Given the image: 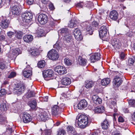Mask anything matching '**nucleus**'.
Segmentation results:
<instances>
[{
	"label": "nucleus",
	"mask_w": 135,
	"mask_h": 135,
	"mask_svg": "<svg viewBox=\"0 0 135 135\" xmlns=\"http://www.w3.org/2000/svg\"><path fill=\"white\" fill-rule=\"evenodd\" d=\"M64 62L66 65L70 66L72 64V61L68 58H66L64 59Z\"/></svg>",
	"instance_id": "nucleus-44"
},
{
	"label": "nucleus",
	"mask_w": 135,
	"mask_h": 135,
	"mask_svg": "<svg viewBox=\"0 0 135 135\" xmlns=\"http://www.w3.org/2000/svg\"><path fill=\"white\" fill-rule=\"evenodd\" d=\"M30 52L31 55L33 56H36L39 54L38 50L35 48L31 49L30 51Z\"/></svg>",
	"instance_id": "nucleus-30"
},
{
	"label": "nucleus",
	"mask_w": 135,
	"mask_h": 135,
	"mask_svg": "<svg viewBox=\"0 0 135 135\" xmlns=\"http://www.w3.org/2000/svg\"><path fill=\"white\" fill-rule=\"evenodd\" d=\"M24 90V85L22 84H17L14 88L13 92L15 94H20Z\"/></svg>",
	"instance_id": "nucleus-5"
},
{
	"label": "nucleus",
	"mask_w": 135,
	"mask_h": 135,
	"mask_svg": "<svg viewBox=\"0 0 135 135\" xmlns=\"http://www.w3.org/2000/svg\"><path fill=\"white\" fill-rule=\"evenodd\" d=\"M66 134L65 131L63 129H60L57 132V135H64Z\"/></svg>",
	"instance_id": "nucleus-48"
},
{
	"label": "nucleus",
	"mask_w": 135,
	"mask_h": 135,
	"mask_svg": "<svg viewBox=\"0 0 135 135\" xmlns=\"http://www.w3.org/2000/svg\"><path fill=\"white\" fill-rule=\"evenodd\" d=\"M86 4H85L83 2H80L78 3L76 5V6L79 8H83V6H85Z\"/></svg>",
	"instance_id": "nucleus-47"
},
{
	"label": "nucleus",
	"mask_w": 135,
	"mask_h": 135,
	"mask_svg": "<svg viewBox=\"0 0 135 135\" xmlns=\"http://www.w3.org/2000/svg\"><path fill=\"white\" fill-rule=\"evenodd\" d=\"M59 110V107L57 105H54L52 109V114L54 115H56L57 114Z\"/></svg>",
	"instance_id": "nucleus-31"
},
{
	"label": "nucleus",
	"mask_w": 135,
	"mask_h": 135,
	"mask_svg": "<svg viewBox=\"0 0 135 135\" xmlns=\"http://www.w3.org/2000/svg\"><path fill=\"white\" fill-rule=\"evenodd\" d=\"M13 132L11 128L9 127L6 129V132L3 133V135H11Z\"/></svg>",
	"instance_id": "nucleus-34"
},
{
	"label": "nucleus",
	"mask_w": 135,
	"mask_h": 135,
	"mask_svg": "<svg viewBox=\"0 0 135 135\" xmlns=\"http://www.w3.org/2000/svg\"><path fill=\"white\" fill-rule=\"evenodd\" d=\"M53 47L54 48L56 49L58 51H61V47L60 46L59 42H57L53 46Z\"/></svg>",
	"instance_id": "nucleus-43"
},
{
	"label": "nucleus",
	"mask_w": 135,
	"mask_h": 135,
	"mask_svg": "<svg viewBox=\"0 0 135 135\" xmlns=\"http://www.w3.org/2000/svg\"><path fill=\"white\" fill-rule=\"evenodd\" d=\"M14 33L13 32L9 31L7 33L8 36L10 38H11L13 35H14Z\"/></svg>",
	"instance_id": "nucleus-56"
},
{
	"label": "nucleus",
	"mask_w": 135,
	"mask_h": 135,
	"mask_svg": "<svg viewBox=\"0 0 135 135\" xmlns=\"http://www.w3.org/2000/svg\"><path fill=\"white\" fill-rule=\"evenodd\" d=\"M135 61V57H133L129 58L128 60V63L130 66H132L133 65Z\"/></svg>",
	"instance_id": "nucleus-35"
},
{
	"label": "nucleus",
	"mask_w": 135,
	"mask_h": 135,
	"mask_svg": "<svg viewBox=\"0 0 135 135\" xmlns=\"http://www.w3.org/2000/svg\"><path fill=\"white\" fill-rule=\"evenodd\" d=\"M71 82V79L70 78L67 77L63 78L61 81V84L65 85H69Z\"/></svg>",
	"instance_id": "nucleus-21"
},
{
	"label": "nucleus",
	"mask_w": 135,
	"mask_h": 135,
	"mask_svg": "<svg viewBox=\"0 0 135 135\" xmlns=\"http://www.w3.org/2000/svg\"><path fill=\"white\" fill-rule=\"evenodd\" d=\"M100 54L99 53H96L90 56V60L91 62L94 63L99 60L100 58Z\"/></svg>",
	"instance_id": "nucleus-17"
},
{
	"label": "nucleus",
	"mask_w": 135,
	"mask_h": 135,
	"mask_svg": "<svg viewBox=\"0 0 135 135\" xmlns=\"http://www.w3.org/2000/svg\"><path fill=\"white\" fill-rule=\"evenodd\" d=\"M86 6L88 7H90V8H92L93 7V3L91 2H88V5Z\"/></svg>",
	"instance_id": "nucleus-60"
},
{
	"label": "nucleus",
	"mask_w": 135,
	"mask_h": 135,
	"mask_svg": "<svg viewBox=\"0 0 135 135\" xmlns=\"http://www.w3.org/2000/svg\"><path fill=\"white\" fill-rule=\"evenodd\" d=\"M35 93L33 91L29 90L28 93L26 94V96L27 98H29L34 96Z\"/></svg>",
	"instance_id": "nucleus-36"
},
{
	"label": "nucleus",
	"mask_w": 135,
	"mask_h": 135,
	"mask_svg": "<svg viewBox=\"0 0 135 135\" xmlns=\"http://www.w3.org/2000/svg\"><path fill=\"white\" fill-rule=\"evenodd\" d=\"M111 105L110 104V108H113V107H114L116 105V102L115 100H114L112 101L111 100Z\"/></svg>",
	"instance_id": "nucleus-51"
},
{
	"label": "nucleus",
	"mask_w": 135,
	"mask_h": 135,
	"mask_svg": "<svg viewBox=\"0 0 135 135\" xmlns=\"http://www.w3.org/2000/svg\"><path fill=\"white\" fill-rule=\"evenodd\" d=\"M56 21H54V22H51L50 23V25L52 27L55 26L56 25Z\"/></svg>",
	"instance_id": "nucleus-64"
},
{
	"label": "nucleus",
	"mask_w": 135,
	"mask_h": 135,
	"mask_svg": "<svg viewBox=\"0 0 135 135\" xmlns=\"http://www.w3.org/2000/svg\"><path fill=\"white\" fill-rule=\"evenodd\" d=\"M118 121L119 122H123L124 121L123 118L121 116H120L118 118Z\"/></svg>",
	"instance_id": "nucleus-59"
},
{
	"label": "nucleus",
	"mask_w": 135,
	"mask_h": 135,
	"mask_svg": "<svg viewBox=\"0 0 135 135\" xmlns=\"http://www.w3.org/2000/svg\"><path fill=\"white\" fill-rule=\"evenodd\" d=\"M67 129V131L69 133L73 134L74 132V128L71 126H68Z\"/></svg>",
	"instance_id": "nucleus-42"
},
{
	"label": "nucleus",
	"mask_w": 135,
	"mask_h": 135,
	"mask_svg": "<svg viewBox=\"0 0 135 135\" xmlns=\"http://www.w3.org/2000/svg\"><path fill=\"white\" fill-rule=\"evenodd\" d=\"M92 99L94 103L97 104H100L102 103V100L98 96L93 95L92 97Z\"/></svg>",
	"instance_id": "nucleus-20"
},
{
	"label": "nucleus",
	"mask_w": 135,
	"mask_h": 135,
	"mask_svg": "<svg viewBox=\"0 0 135 135\" xmlns=\"http://www.w3.org/2000/svg\"><path fill=\"white\" fill-rule=\"evenodd\" d=\"M64 40L67 42H69L71 40V37L69 34L64 36Z\"/></svg>",
	"instance_id": "nucleus-37"
},
{
	"label": "nucleus",
	"mask_w": 135,
	"mask_h": 135,
	"mask_svg": "<svg viewBox=\"0 0 135 135\" xmlns=\"http://www.w3.org/2000/svg\"><path fill=\"white\" fill-rule=\"evenodd\" d=\"M45 61L44 60L39 61L37 64L38 67L41 68H44L45 66Z\"/></svg>",
	"instance_id": "nucleus-38"
},
{
	"label": "nucleus",
	"mask_w": 135,
	"mask_h": 135,
	"mask_svg": "<svg viewBox=\"0 0 135 135\" xmlns=\"http://www.w3.org/2000/svg\"><path fill=\"white\" fill-rule=\"evenodd\" d=\"M38 20L42 25L46 24L48 21V18L46 15L43 14H40L38 17Z\"/></svg>",
	"instance_id": "nucleus-6"
},
{
	"label": "nucleus",
	"mask_w": 135,
	"mask_h": 135,
	"mask_svg": "<svg viewBox=\"0 0 135 135\" xmlns=\"http://www.w3.org/2000/svg\"><path fill=\"white\" fill-rule=\"evenodd\" d=\"M94 85V83L92 81H87L85 83V87L87 89L91 88Z\"/></svg>",
	"instance_id": "nucleus-32"
},
{
	"label": "nucleus",
	"mask_w": 135,
	"mask_h": 135,
	"mask_svg": "<svg viewBox=\"0 0 135 135\" xmlns=\"http://www.w3.org/2000/svg\"><path fill=\"white\" fill-rule=\"evenodd\" d=\"M16 36L18 39H21L22 37L23 33L20 31L15 32Z\"/></svg>",
	"instance_id": "nucleus-41"
},
{
	"label": "nucleus",
	"mask_w": 135,
	"mask_h": 135,
	"mask_svg": "<svg viewBox=\"0 0 135 135\" xmlns=\"http://www.w3.org/2000/svg\"><path fill=\"white\" fill-rule=\"evenodd\" d=\"M91 26H92L93 28L94 27H95L98 25V23L97 22L95 21H93L91 24Z\"/></svg>",
	"instance_id": "nucleus-53"
},
{
	"label": "nucleus",
	"mask_w": 135,
	"mask_h": 135,
	"mask_svg": "<svg viewBox=\"0 0 135 135\" xmlns=\"http://www.w3.org/2000/svg\"><path fill=\"white\" fill-rule=\"evenodd\" d=\"M6 118L5 117H1L0 118V122H1L3 123L4 124V122L5 123L6 122Z\"/></svg>",
	"instance_id": "nucleus-57"
},
{
	"label": "nucleus",
	"mask_w": 135,
	"mask_h": 135,
	"mask_svg": "<svg viewBox=\"0 0 135 135\" xmlns=\"http://www.w3.org/2000/svg\"><path fill=\"white\" fill-rule=\"evenodd\" d=\"M122 82L120 77L116 76L113 81V85L115 88H118L121 85Z\"/></svg>",
	"instance_id": "nucleus-15"
},
{
	"label": "nucleus",
	"mask_w": 135,
	"mask_h": 135,
	"mask_svg": "<svg viewBox=\"0 0 135 135\" xmlns=\"http://www.w3.org/2000/svg\"><path fill=\"white\" fill-rule=\"evenodd\" d=\"M110 83V79L109 78H105L102 80L101 81V84L102 85L105 86L108 84Z\"/></svg>",
	"instance_id": "nucleus-33"
},
{
	"label": "nucleus",
	"mask_w": 135,
	"mask_h": 135,
	"mask_svg": "<svg viewBox=\"0 0 135 135\" xmlns=\"http://www.w3.org/2000/svg\"><path fill=\"white\" fill-rule=\"evenodd\" d=\"M73 35L76 40H82L83 37L81 35L80 30L78 28H76L74 31Z\"/></svg>",
	"instance_id": "nucleus-12"
},
{
	"label": "nucleus",
	"mask_w": 135,
	"mask_h": 135,
	"mask_svg": "<svg viewBox=\"0 0 135 135\" xmlns=\"http://www.w3.org/2000/svg\"><path fill=\"white\" fill-rule=\"evenodd\" d=\"M33 15L29 12H27L22 13V20L25 23L30 22L32 19Z\"/></svg>",
	"instance_id": "nucleus-2"
},
{
	"label": "nucleus",
	"mask_w": 135,
	"mask_h": 135,
	"mask_svg": "<svg viewBox=\"0 0 135 135\" xmlns=\"http://www.w3.org/2000/svg\"><path fill=\"white\" fill-rule=\"evenodd\" d=\"M27 3L29 5L32 4L34 2V0H26Z\"/></svg>",
	"instance_id": "nucleus-61"
},
{
	"label": "nucleus",
	"mask_w": 135,
	"mask_h": 135,
	"mask_svg": "<svg viewBox=\"0 0 135 135\" xmlns=\"http://www.w3.org/2000/svg\"><path fill=\"white\" fill-rule=\"evenodd\" d=\"M102 128L103 129H107L109 126V123L107 119H105L103 122L101 123Z\"/></svg>",
	"instance_id": "nucleus-28"
},
{
	"label": "nucleus",
	"mask_w": 135,
	"mask_h": 135,
	"mask_svg": "<svg viewBox=\"0 0 135 135\" xmlns=\"http://www.w3.org/2000/svg\"><path fill=\"white\" fill-rule=\"evenodd\" d=\"M50 114L48 111H44L39 115L38 118L41 120L45 122L50 118Z\"/></svg>",
	"instance_id": "nucleus-4"
},
{
	"label": "nucleus",
	"mask_w": 135,
	"mask_h": 135,
	"mask_svg": "<svg viewBox=\"0 0 135 135\" xmlns=\"http://www.w3.org/2000/svg\"><path fill=\"white\" fill-rule=\"evenodd\" d=\"M125 56V55L124 52H121L120 54V57L121 59H124Z\"/></svg>",
	"instance_id": "nucleus-55"
},
{
	"label": "nucleus",
	"mask_w": 135,
	"mask_h": 135,
	"mask_svg": "<svg viewBox=\"0 0 135 135\" xmlns=\"http://www.w3.org/2000/svg\"><path fill=\"white\" fill-rule=\"evenodd\" d=\"M111 44L114 49L116 50L119 49L121 46V43L118 40L114 39L112 42Z\"/></svg>",
	"instance_id": "nucleus-11"
},
{
	"label": "nucleus",
	"mask_w": 135,
	"mask_h": 135,
	"mask_svg": "<svg viewBox=\"0 0 135 135\" xmlns=\"http://www.w3.org/2000/svg\"><path fill=\"white\" fill-rule=\"evenodd\" d=\"M28 104L32 109H34L36 107L37 103L36 100H34L28 102Z\"/></svg>",
	"instance_id": "nucleus-29"
},
{
	"label": "nucleus",
	"mask_w": 135,
	"mask_h": 135,
	"mask_svg": "<svg viewBox=\"0 0 135 135\" xmlns=\"http://www.w3.org/2000/svg\"><path fill=\"white\" fill-rule=\"evenodd\" d=\"M0 109L2 111H5L7 110V107L5 103H1Z\"/></svg>",
	"instance_id": "nucleus-39"
},
{
	"label": "nucleus",
	"mask_w": 135,
	"mask_h": 135,
	"mask_svg": "<svg viewBox=\"0 0 135 135\" xmlns=\"http://www.w3.org/2000/svg\"><path fill=\"white\" fill-rule=\"evenodd\" d=\"M79 64L81 65H85L87 62V60L84 58H83L79 56V57L78 59Z\"/></svg>",
	"instance_id": "nucleus-27"
},
{
	"label": "nucleus",
	"mask_w": 135,
	"mask_h": 135,
	"mask_svg": "<svg viewBox=\"0 0 135 135\" xmlns=\"http://www.w3.org/2000/svg\"><path fill=\"white\" fill-rule=\"evenodd\" d=\"M24 41L27 42H29L32 41L33 39V36L31 35H26L23 37Z\"/></svg>",
	"instance_id": "nucleus-25"
},
{
	"label": "nucleus",
	"mask_w": 135,
	"mask_h": 135,
	"mask_svg": "<svg viewBox=\"0 0 135 135\" xmlns=\"http://www.w3.org/2000/svg\"><path fill=\"white\" fill-rule=\"evenodd\" d=\"M59 35L60 33L62 36H65L69 34L68 29L67 28H62L60 29L58 31Z\"/></svg>",
	"instance_id": "nucleus-24"
},
{
	"label": "nucleus",
	"mask_w": 135,
	"mask_h": 135,
	"mask_svg": "<svg viewBox=\"0 0 135 135\" xmlns=\"http://www.w3.org/2000/svg\"><path fill=\"white\" fill-rule=\"evenodd\" d=\"M22 119L23 122L27 123L30 122L32 120L31 116L28 113L24 112L22 114Z\"/></svg>",
	"instance_id": "nucleus-10"
},
{
	"label": "nucleus",
	"mask_w": 135,
	"mask_h": 135,
	"mask_svg": "<svg viewBox=\"0 0 135 135\" xmlns=\"http://www.w3.org/2000/svg\"><path fill=\"white\" fill-rule=\"evenodd\" d=\"M6 94L5 89H2L0 90V96L2 97Z\"/></svg>",
	"instance_id": "nucleus-52"
},
{
	"label": "nucleus",
	"mask_w": 135,
	"mask_h": 135,
	"mask_svg": "<svg viewBox=\"0 0 135 135\" xmlns=\"http://www.w3.org/2000/svg\"><path fill=\"white\" fill-rule=\"evenodd\" d=\"M61 99H60V100H59L58 102H57L58 104L59 103L60 104V106L62 108H64L65 107V105L64 104L61 103L64 101V99H62L61 100Z\"/></svg>",
	"instance_id": "nucleus-49"
},
{
	"label": "nucleus",
	"mask_w": 135,
	"mask_h": 135,
	"mask_svg": "<svg viewBox=\"0 0 135 135\" xmlns=\"http://www.w3.org/2000/svg\"><path fill=\"white\" fill-rule=\"evenodd\" d=\"M9 23L10 22L8 20H4L1 21L0 26L2 28L5 29L8 27Z\"/></svg>",
	"instance_id": "nucleus-19"
},
{
	"label": "nucleus",
	"mask_w": 135,
	"mask_h": 135,
	"mask_svg": "<svg viewBox=\"0 0 135 135\" xmlns=\"http://www.w3.org/2000/svg\"><path fill=\"white\" fill-rule=\"evenodd\" d=\"M47 56L49 59L52 60H57L59 57L58 52L54 49H52L49 51Z\"/></svg>",
	"instance_id": "nucleus-3"
},
{
	"label": "nucleus",
	"mask_w": 135,
	"mask_h": 135,
	"mask_svg": "<svg viewBox=\"0 0 135 135\" xmlns=\"http://www.w3.org/2000/svg\"><path fill=\"white\" fill-rule=\"evenodd\" d=\"M53 75V72L52 70L49 69L45 70L43 72V75L44 78L51 77Z\"/></svg>",
	"instance_id": "nucleus-18"
},
{
	"label": "nucleus",
	"mask_w": 135,
	"mask_h": 135,
	"mask_svg": "<svg viewBox=\"0 0 135 135\" xmlns=\"http://www.w3.org/2000/svg\"><path fill=\"white\" fill-rule=\"evenodd\" d=\"M88 121V118L87 116L84 115H81L78 117L77 124L79 127L84 128L87 126Z\"/></svg>",
	"instance_id": "nucleus-1"
},
{
	"label": "nucleus",
	"mask_w": 135,
	"mask_h": 135,
	"mask_svg": "<svg viewBox=\"0 0 135 135\" xmlns=\"http://www.w3.org/2000/svg\"><path fill=\"white\" fill-rule=\"evenodd\" d=\"M45 135H50L51 132L50 130H46L45 131Z\"/></svg>",
	"instance_id": "nucleus-63"
},
{
	"label": "nucleus",
	"mask_w": 135,
	"mask_h": 135,
	"mask_svg": "<svg viewBox=\"0 0 135 135\" xmlns=\"http://www.w3.org/2000/svg\"><path fill=\"white\" fill-rule=\"evenodd\" d=\"M55 71L57 72L59 74L62 75L67 73L66 68L62 66H58L55 67L54 69Z\"/></svg>",
	"instance_id": "nucleus-8"
},
{
	"label": "nucleus",
	"mask_w": 135,
	"mask_h": 135,
	"mask_svg": "<svg viewBox=\"0 0 135 135\" xmlns=\"http://www.w3.org/2000/svg\"><path fill=\"white\" fill-rule=\"evenodd\" d=\"M87 105V102L85 100H82L78 105V108L80 109H82L86 107Z\"/></svg>",
	"instance_id": "nucleus-16"
},
{
	"label": "nucleus",
	"mask_w": 135,
	"mask_h": 135,
	"mask_svg": "<svg viewBox=\"0 0 135 135\" xmlns=\"http://www.w3.org/2000/svg\"><path fill=\"white\" fill-rule=\"evenodd\" d=\"M118 16V13L115 10H113L110 12V18L114 20H117Z\"/></svg>",
	"instance_id": "nucleus-22"
},
{
	"label": "nucleus",
	"mask_w": 135,
	"mask_h": 135,
	"mask_svg": "<svg viewBox=\"0 0 135 135\" xmlns=\"http://www.w3.org/2000/svg\"><path fill=\"white\" fill-rule=\"evenodd\" d=\"M107 30L106 26H103L100 27L99 31L100 37H103L105 36L107 33Z\"/></svg>",
	"instance_id": "nucleus-13"
},
{
	"label": "nucleus",
	"mask_w": 135,
	"mask_h": 135,
	"mask_svg": "<svg viewBox=\"0 0 135 135\" xmlns=\"http://www.w3.org/2000/svg\"><path fill=\"white\" fill-rule=\"evenodd\" d=\"M49 8L51 10H53L54 9V7L53 4L50 3L49 4Z\"/></svg>",
	"instance_id": "nucleus-62"
},
{
	"label": "nucleus",
	"mask_w": 135,
	"mask_h": 135,
	"mask_svg": "<svg viewBox=\"0 0 135 135\" xmlns=\"http://www.w3.org/2000/svg\"><path fill=\"white\" fill-rule=\"evenodd\" d=\"M63 96L65 98H68L70 97L71 96V93L70 91L68 92L66 94H64Z\"/></svg>",
	"instance_id": "nucleus-54"
},
{
	"label": "nucleus",
	"mask_w": 135,
	"mask_h": 135,
	"mask_svg": "<svg viewBox=\"0 0 135 135\" xmlns=\"http://www.w3.org/2000/svg\"><path fill=\"white\" fill-rule=\"evenodd\" d=\"M76 22L74 20H71L68 23V26L71 28L75 27L76 25Z\"/></svg>",
	"instance_id": "nucleus-40"
},
{
	"label": "nucleus",
	"mask_w": 135,
	"mask_h": 135,
	"mask_svg": "<svg viewBox=\"0 0 135 135\" xmlns=\"http://www.w3.org/2000/svg\"><path fill=\"white\" fill-rule=\"evenodd\" d=\"M84 24L85 25L84 27L86 29L87 33L91 35L93 34V28L91 24L87 22L84 23Z\"/></svg>",
	"instance_id": "nucleus-9"
},
{
	"label": "nucleus",
	"mask_w": 135,
	"mask_h": 135,
	"mask_svg": "<svg viewBox=\"0 0 135 135\" xmlns=\"http://www.w3.org/2000/svg\"><path fill=\"white\" fill-rule=\"evenodd\" d=\"M89 135H98V132L97 131H95L93 132L92 133H90V131L88 132Z\"/></svg>",
	"instance_id": "nucleus-58"
},
{
	"label": "nucleus",
	"mask_w": 135,
	"mask_h": 135,
	"mask_svg": "<svg viewBox=\"0 0 135 135\" xmlns=\"http://www.w3.org/2000/svg\"><path fill=\"white\" fill-rule=\"evenodd\" d=\"M20 9L19 7L16 5L12 6L11 8V12L12 15L17 16L20 14Z\"/></svg>",
	"instance_id": "nucleus-14"
},
{
	"label": "nucleus",
	"mask_w": 135,
	"mask_h": 135,
	"mask_svg": "<svg viewBox=\"0 0 135 135\" xmlns=\"http://www.w3.org/2000/svg\"><path fill=\"white\" fill-rule=\"evenodd\" d=\"M32 69L30 68L28 70H25L23 72L24 76L27 78L30 77L32 75Z\"/></svg>",
	"instance_id": "nucleus-26"
},
{
	"label": "nucleus",
	"mask_w": 135,
	"mask_h": 135,
	"mask_svg": "<svg viewBox=\"0 0 135 135\" xmlns=\"http://www.w3.org/2000/svg\"><path fill=\"white\" fill-rule=\"evenodd\" d=\"M93 110L95 113H102L104 111V108L103 106H99L95 108Z\"/></svg>",
	"instance_id": "nucleus-23"
},
{
	"label": "nucleus",
	"mask_w": 135,
	"mask_h": 135,
	"mask_svg": "<svg viewBox=\"0 0 135 135\" xmlns=\"http://www.w3.org/2000/svg\"><path fill=\"white\" fill-rule=\"evenodd\" d=\"M16 75V73L15 72H11L10 75L8 76V78H11L15 76Z\"/></svg>",
	"instance_id": "nucleus-50"
},
{
	"label": "nucleus",
	"mask_w": 135,
	"mask_h": 135,
	"mask_svg": "<svg viewBox=\"0 0 135 135\" xmlns=\"http://www.w3.org/2000/svg\"><path fill=\"white\" fill-rule=\"evenodd\" d=\"M7 68L6 64L4 62L0 63V69L2 70L6 69Z\"/></svg>",
	"instance_id": "nucleus-46"
},
{
	"label": "nucleus",
	"mask_w": 135,
	"mask_h": 135,
	"mask_svg": "<svg viewBox=\"0 0 135 135\" xmlns=\"http://www.w3.org/2000/svg\"><path fill=\"white\" fill-rule=\"evenodd\" d=\"M20 50L18 48L13 49L9 52L7 54V56L9 57L12 58L15 57L16 55L19 54Z\"/></svg>",
	"instance_id": "nucleus-7"
},
{
	"label": "nucleus",
	"mask_w": 135,
	"mask_h": 135,
	"mask_svg": "<svg viewBox=\"0 0 135 135\" xmlns=\"http://www.w3.org/2000/svg\"><path fill=\"white\" fill-rule=\"evenodd\" d=\"M129 105L131 107H135V100L134 99H131L128 102Z\"/></svg>",
	"instance_id": "nucleus-45"
}]
</instances>
